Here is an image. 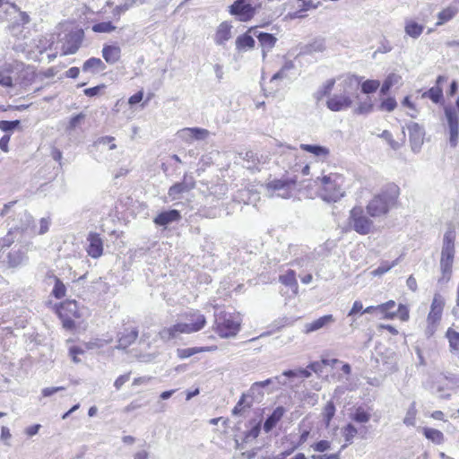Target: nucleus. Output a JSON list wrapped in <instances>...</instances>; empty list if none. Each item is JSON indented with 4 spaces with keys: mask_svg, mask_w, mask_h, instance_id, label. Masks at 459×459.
<instances>
[{
    "mask_svg": "<svg viewBox=\"0 0 459 459\" xmlns=\"http://www.w3.org/2000/svg\"><path fill=\"white\" fill-rule=\"evenodd\" d=\"M53 279L55 281V285L52 290V295L56 299H60L65 296L66 288L65 284L62 282V281L58 279L56 276L53 275Z\"/></svg>",
    "mask_w": 459,
    "mask_h": 459,
    "instance_id": "40",
    "label": "nucleus"
},
{
    "mask_svg": "<svg viewBox=\"0 0 459 459\" xmlns=\"http://www.w3.org/2000/svg\"><path fill=\"white\" fill-rule=\"evenodd\" d=\"M295 68L294 62L291 60H285L281 69L274 74L270 79V84H275L279 80H284L289 78V74Z\"/></svg>",
    "mask_w": 459,
    "mask_h": 459,
    "instance_id": "24",
    "label": "nucleus"
},
{
    "mask_svg": "<svg viewBox=\"0 0 459 459\" xmlns=\"http://www.w3.org/2000/svg\"><path fill=\"white\" fill-rule=\"evenodd\" d=\"M445 115L448 124L449 143L452 147H455L458 143L459 122L456 111L452 107L445 108Z\"/></svg>",
    "mask_w": 459,
    "mask_h": 459,
    "instance_id": "11",
    "label": "nucleus"
},
{
    "mask_svg": "<svg viewBox=\"0 0 459 459\" xmlns=\"http://www.w3.org/2000/svg\"><path fill=\"white\" fill-rule=\"evenodd\" d=\"M131 373H126L119 376L114 382V386L117 390H120L121 387L130 379Z\"/></svg>",
    "mask_w": 459,
    "mask_h": 459,
    "instance_id": "64",
    "label": "nucleus"
},
{
    "mask_svg": "<svg viewBox=\"0 0 459 459\" xmlns=\"http://www.w3.org/2000/svg\"><path fill=\"white\" fill-rule=\"evenodd\" d=\"M10 66L0 70V85L4 87H13V77L11 76Z\"/></svg>",
    "mask_w": 459,
    "mask_h": 459,
    "instance_id": "51",
    "label": "nucleus"
},
{
    "mask_svg": "<svg viewBox=\"0 0 459 459\" xmlns=\"http://www.w3.org/2000/svg\"><path fill=\"white\" fill-rule=\"evenodd\" d=\"M456 234L454 228H448L445 232L443 238V245L440 258V270L443 274V279L449 280L452 272L455 249V241Z\"/></svg>",
    "mask_w": 459,
    "mask_h": 459,
    "instance_id": "4",
    "label": "nucleus"
},
{
    "mask_svg": "<svg viewBox=\"0 0 459 459\" xmlns=\"http://www.w3.org/2000/svg\"><path fill=\"white\" fill-rule=\"evenodd\" d=\"M396 264H397V260H395V261H394L392 263L384 262L377 269H375L371 273L374 276L383 275L384 273H385L388 271H390Z\"/></svg>",
    "mask_w": 459,
    "mask_h": 459,
    "instance_id": "52",
    "label": "nucleus"
},
{
    "mask_svg": "<svg viewBox=\"0 0 459 459\" xmlns=\"http://www.w3.org/2000/svg\"><path fill=\"white\" fill-rule=\"evenodd\" d=\"M350 84L351 80H345L339 85V91L328 98L326 101L327 108L333 112H339L346 110L352 106L353 100L349 91Z\"/></svg>",
    "mask_w": 459,
    "mask_h": 459,
    "instance_id": "6",
    "label": "nucleus"
},
{
    "mask_svg": "<svg viewBox=\"0 0 459 459\" xmlns=\"http://www.w3.org/2000/svg\"><path fill=\"white\" fill-rule=\"evenodd\" d=\"M409 139L412 152H418L424 142L425 131L418 123L411 122L407 125Z\"/></svg>",
    "mask_w": 459,
    "mask_h": 459,
    "instance_id": "13",
    "label": "nucleus"
},
{
    "mask_svg": "<svg viewBox=\"0 0 459 459\" xmlns=\"http://www.w3.org/2000/svg\"><path fill=\"white\" fill-rule=\"evenodd\" d=\"M273 385H274V380H273V377L268 378L264 381L255 382L249 389V394L251 396H255L256 390H259V389H262L264 387H269V386L272 388Z\"/></svg>",
    "mask_w": 459,
    "mask_h": 459,
    "instance_id": "48",
    "label": "nucleus"
},
{
    "mask_svg": "<svg viewBox=\"0 0 459 459\" xmlns=\"http://www.w3.org/2000/svg\"><path fill=\"white\" fill-rule=\"evenodd\" d=\"M307 48L309 53L323 52L325 50V44L323 40H316L307 46Z\"/></svg>",
    "mask_w": 459,
    "mask_h": 459,
    "instance_id": "61",
    "label": "nucleus"
},
{
    "mask_svg": "<svg viewBox=\"0 0 459 459\" xmlns=\"http://www.w3.org/2000/svg\"><path fill=\"white\" fill-rule=\"evenodd\" d=\"M446 337L449 342L450 351L452 353L459 352V333L455 332L452 328L446 331Z\"/></svg>",
    "mask_w": 459,
    "mask_h": 459,
    "instance_id": "34",
    "label": "nucleus"
},
{
    "mask_svg": "<svg viewBox=\"0 0 459 459\" xmlns=\"http://www.w3.org/2000/svg\"><path fill=\"white\" fill-rule=\"evenodd\" d=\"M30 22V16L25 12L19 11L18 19L9 26L12 33L17 35L16 30L21 26Z\"/></svg>",
    "mask_w": 459,
    "mask_h": 459,
    "instance_id": "42",
    "label": "nucleus"
},
{
    "mask_svg": "<svg viewBox=\"0 0 459 459\" xmlns=\"http://www.w3.org/2000/svg\"><path fill=\"white\" fill-rule=\"evenodd\" d=\"M417 409L415 403H412L407 410L406 415L403 419V423L406 426H414L416 423Z\"/></svg>",
    "mask_w": 459,
    "mask_h": 459,
    "instance_id": "47",
    "label": "nucleus"
},
{
    "mask_svg": "<svg viewBox=\"0 0 459 459\" xmlns=\"http://www.w3.org/2000/svg\"><path fill=\"white\" fill-rule=\"evenodd\" d=\"M116 27L111 22H101L92 26V30L98 33H108L115 30Z\"/></svg>",
    "mask_w": 459,
    "mask_h": 459,
    "instance_id": "49",
    "label": "nucleus"
},
{
    "mask_svg": "<svg viewBox=\"0 0 459 459\" xmlns=\"http://www.w3.org/2000/svg\"><path fill=\"white\" fill-rule=\"evenodd\" d=\"M178 136L186 143H192L194 142L191 127H186L179 130L178 132Z\"/></svg>",
    "mask_w": 459,
    "mask_h": 459,
    "instance_id": "56",
    "label": "nucleus"
},
{
    "mask_svg": "<svg viewBox=\"0 0 459 459\" xmlns=\"http://www.w3.org/2000/svg\"><path fill=\"white\" fill-rule=\"evenodd\" d=\"M422 97L429 98L433 102L438 103L443 98V91L439 86H435L425 91Z\"/></svg>",
    "mask_w": 459,
    "mask_h": 459,
    "instance_id": "39",
    "label": "nucleus"
},
{
    "mask_svg": "<svg viewBox=\"0 0 459 459\" xmlns=\"http://www.w3.org/2000/svg\"><path fill=\"white\" fill-rule=\"evenodd\" d=\"M114 141L115 138L113 136H101L94 142L93 145L97 148L108 146V149L111 151L117 148V145L114 143Z\"/></svg>",
    "mask_w": 459,
    "mask_h": 459,
    "instance_id": "43",
    "label": "nucleus"
},
{
    "mask_svg": "<svg viewBox=\"0 0 459 459\" xmlns=\"http://www.w3.org/2000/svg\"><path fill=\"white\" fill-rule=\"evenodd\" d=\"M444 306V298L439 293H436L431 303L430 311L427 317V326L425 329V334L427 337L434 335L441 320Z\"/></svg>",
    "mask_w": 459,
    "mask_h": 459,
    "instance_id": "7",
    "label": "nucleus"
},
{
    "mask_svg": "<svg viewBox=\"0 0 459 459\" xmlns=\"http://www.w3.org/2000/svg\"><path fill=\"white\" fill-rule=\"evenodd\" d=\"M359 433V430L357 428L351 424L349 423L342 429V434L344 437V440L347 444H351L353 442V439L355 436Z\"/></svg>",
    "mask_w": 459,
    "mask_h": 459,
    "instance_id": "38",
    "label": "nucleus"
},
{
    "mask_svg": "<svg viewBox=\"0 0 459 459\" xmlns=\"http://www.w3.org/2000/svg\"><path fill=\"white\" fill-rule=\"evenodd\" d=\"M239 326L238 316L226 312L215 313V331L221 338L235 336Z\"/></svg>",
    "mask_w": 459,
    "mask_h": 459,
    "instance_id": "5",
    "label": "nucleus"
},
{
    "mask_svg": "<svg viewBox=\"0 0 459 459\" xmlns=\"http://www.w3.org/2000/svg\"><path fill=\"white\" fill-rule=\"evenodd\" d=\"M296 186V180L292 178L273 179L267 182L265 187L270 197L288 199L292 196Z\"/></svg>",
    "mask_w": 459,
    "mask_h": 459,
    "instance_id": "8",
    "label": "nucleus"
},
{
    "mask_svg": "<svg viewBox=\"0 0 459 459\" xmlns=\"http://www.w3.org/2000/svg\"><path fill=\"white\" fill-rule=\"evenodd\" d=\"M334 85V80H328L316 93V100H321L325 96L329 95Z\"/></svg>",
    "mask_w": 459,
    "mask_h": 459,
    "instance_id": "46",
    "label": "nucleus"
},
{
    "mask_svg": "<svg viewBox=\"0 0 459 459\" xmlns=\"http://www.w3.org/2000/svg\"><path fill=\"white\" fill-rule=\"evenodd\" d=\"M216 350V346L185 348L178 350V354L179 358L186 359L199 352L213 351Z\"/></svg>",
    "mask_w": 459,
    "mask_h": 459,
    "instance_id": "28",
    "label": "nucleus"
},
{
    "mask_svg": "<svg viewBox=\"0 0 459 459\" xmlns=\"http://www.w3.org/2000/svg\"><path fill=\"white\" fill-rule=\"evenodd\" d=\"M402 105L403 107L408 108L411 111L407 113L408 116H410L412 118H415L417 117L418 111L416 109L415 104L411 100L410 97L407 96L403 99L402 101Z\"/></svg>",
    "mask_w": 459,
    "mask_h": 459,
    "instance_id": "60",
    "label": "nucleus"
},
{
    "mask_svg": "<svg viewBox=\"0 0 459 459\" xmlns=\"http://www.w3.org/2000/svg\"><path fill=\"white\" fill-rule=\"evenodd\" d=\"M335 414V406L332 401L328 402L322 412L323 420L326 427L329 426L331 420Z\"/></svg>",
    "mask_w": 459,
    "mask_h": 459,
    "instance_id": "41",
    "label": "nucleus"
},
{
    "mask_svg": "<svg viewBox=\"0 0 459 459\" xmlns=\"http://www.w3.org/2000/svg\"><path fill=\"white\" fill-rule=\"evenodd\" d=\"M397 107V102L394 98L389 97L384 100L379 105V109L381 111L392 112Z\"/></svg>",
    "mask_w": 459,
    "mask_h": 459,
    "instance_id": "53",
    "label": "nucleus"
},
{
    "mask_svg": "<svg viewBox=\"0 0 459 459\" xmlns=\"http://www.w3.org/2000/svg\"><path fill=\"white\" fill-rule=\"evenodd\" d=\"M77 303L74 300L66 301L61 305L59 309V315L61 317L65 316V313L67 311L74 316L79 317Z\"/></svg>",
    "mask_w": 459,
    "mask_h": 459,
    "instance_id": "37",
    "label": "nucleus"
},
{
    "mask_svg": "<svg viewBox=\"0 0 459 459\" xmlns=\"http://www.w3.org/2000/svg\"><path fill=\"white\" fill-rule=\"evenodd\" d=\"M423 30H424L423 25L419 24L418 22H416L412 20L405 21L404 30L408 36H410L413 39H418L423 32Z\"/></svg>",
    "mask_w": 459,
    "mask_h": 459,
    "instance_id": "29",
    "label": "nucleus"
},
{
    "mask_svg": "<svg viewBox=\"0 0 459 459\" xmlns=\"http://www.w3.org/2000/svg\"><path fill=\"white\" fill-rule=\"evenodd\" d=\"M312 449L316 452L323 453L330 449L331 443L327 440H320L311 446Z\"/></svg>",
    "mask_w": 459,
    "mask_h": 459,
    "instance_id": "62",
    "label": "nucleus"
},
{
    "mask_svg": "<svg viewBox=\"0 0 459 459\" xmlns=\"http://www.w3.org/2000/svg\"><path fill=\"white\" fill-rule=\"evenodd\" d=\"M185 323H178L170 327L163 328L160 336L164 341H169L178 337L180 333H192L203 329L206 324L205 316L197 310H192L186 314Z\"/></svg>",
    "mask_w": 459,
    "mask_h": 459,
    "instance_id": "2",
    "label": "nucleus"
},
{
    "mask_svg": "<svg viewBox=\"0 0 459 459\" xmlns=\"http://www.w3.org/2000/svg\"><path fill=\"white\" fill-rule=\"evenodd\" d=\"M232 25L229 22H222L216 29L215 34L213 36L214 43L218 46H222L226 44L232 37Z\"/></svg>",
    "mask_w": 459,
    "mask_h": 459,
    "instance_id": "16",
    "label": "nucleus"
},
{
    "mask_svg": "<svg viewBox=\"0 0 459 459\" xmlns=\"http://www.w3.org/2000/svg\"><path fill=\"white\" fill-rule=\"evenodd\" d=\"M28 261L27 249L21 247L17 250H13L8 255V264L12 268H17L25 264Z\"/></svg>",
    "mask_w": 459,
    "mask_h": 459,
    "instance_id": "18",
    "label": "nucleus"
},
{
    "mask_svg": "<svg viewBox=\"0 0 459 459\" xmlns=\"http://www.w3.org/2000/svg\"><path fill=\"white\" fill-rule=\"evenodd\" d=\"M319 197L326 203H336L344 196V177L338 173H330L320 179Z\"/></svg>",
    "mask_w": 459,
    "mask_h": 459,
    "instance_id": "3",
    "label": "nucleus"
},
{
    "mask_svg": "<svg viewBox=\"0 0 459 459\" xmlns=\"http://www.w3.org/2000/svg\"><path fill=\"white\" fill-rule=\"evenodd\" d=\"M349 225L357 233L367 235L373 228V221L364 214L362 207H353L350 212Z\"/></svg>",
    "mask_w": 459,
    "mask_h": 459,
    "instance_id": "9",
    "label": "nucleus"
},
{
    "mask_svg": "<svg viewBox=\"0 0 459 459\" xmlns=\"http://www.w3.org/2000/svg\"><path fill=\"white\" fill-rule=\"evenodd\" d=\"M457 13L458 9L455 6H448L443 9L437 14L438 21L437 22V25L439 26L449 22L456 15Z\"/></svg>",
    "mask_w": 459,
    "mask_h": 459,
    "instance_id": "31",
    "label": "nucleus"
},
{
    "mask_svg": "<svg viewBox=\"0 0 459 459\" xmlns=\"http://www.w3.org/2000/svg\"><path fill=\"white\" fill-rule=\"evenodd\" d=\"M189 192L188 189L181 183H177L171 186L168 191V197L170 201L179 200L182 194Z\"/></svg>",
    "mask_w": 459,
    "mask_h": 459,
    "instance_id": "33",
    "label": "nucleus"
},
{
    "mask_svg": "<svg viewBox=\"0 0 459 459\" xmlns=\"http://www.w3.org/2000/svg\"><path fill=\"white\" fill-rule=\"evenodd\" d=\"M181 214L178 210H169L159 213L154 219L153 222L157 226L167 227L168 225L180 221Z\"/></svg>",
    "mask_w": 459,
    "mask_h": 459,
    "instance_id": "17",
    "label": "nucleus"
},
{
    "mask_svg": "<svg viewBox=\"0 0 459 459\" xmlns=\"http://www.w3.org/2000/svg\"><path fill=\"white\" fill-rule=\"evenodd\" d=\"M285 413V409L282 406L276 407L272 414L266 419L264 423V430L269 433L276 424L281 420Z\"/></svg>",
    "mask_w": 459,
    "mask_h": 459,
    "instance_id": "23",
    "label": "nucleus"
},
{
    "mask_svg": "<svg viewBox=\"0 0 459 459\" xmlns=\"http://www.w3.org/2000/svg\"><path fill=\"white\" fill-rule=\"evenodd\" d=\"M231 14L238 16L242 22L250 20L255 14V8L250 4H246L244 0H237L230 6Z\"/></svg>",
    "mask_w": 459,
    "mask_h": 459,
    "instance_id": "15",
    "label": "nucleus"
},
{
    "mask_svg": "<svg viewBox=\"0 0 459 459\" xmlns=\"http://www.w3.org/2000/svg\"><path fill=\"white\" fill-rule=\"evenodd\" d=\"M378 136L385 140L389 146L394 151L400 149L402 146L400 143L394 140L392 134L387 130L383 131Z\"/></svg>",
    "mask_w": 459,
    "mask_h": 459,
    "instance_id": "54",
    "label": "nucleus"
},
{
    "mask_svg": "<svg viewBox=\"0 0 459 459\" xmlns=\"http://www.w3.org/2000/svg\"><path fill=\"white\" fill-rule=\"evenodd\" d=\"M300 149L313 154L319 159H325L329 155V150L326 147L314 144H300Z\"/></svg>",
    "mask_w": 459,
    "mask_h": 459,
    "instance_id": "26",
    "label": "nucleus"
},
{
    "mask_svg": "<svg viewBox=\"0 0 459 459\" xmlns=\"http://www.w3.org/2000/svg\"><path fill=\"white\" fill-rule=\"evenodd\" d=\"M86 252L91 258L97 259L103 255V239L97 232H89L86 238Z\"/></svg>",
    "mask_w": 459,
    "mask_h": 459,
    "instance_id": "12",
    "label": "nucleus"
},
{
    "mask_svg": "<svg viewBox=\"0 0 459 459\" xmlns=\"http://www.w3.org/2000/svg\"><path fill=\"white\" fill-rule=\"evenodd\" d=\"M191 128H192V134H193L194 141L204 140L210 134V132L208 130H206V129L199 128V127H191Z\"/></svg>",
    "mask_w": 459,
    "mask_h": 459,
    "instance_id": "57",
    "label": "nucleus"
},
{
    "mask_svg": "<svg viewBox=\"0 0 459 459\" xmlns=\"http://www.w3.org/2000/svg\"><path fill=\"white\" fill-rule=\"evenodd\" d=\"M374 105L369 98L359 103L354 109V113L358 115H367L373 111Z\"/></svg>",
    "mask_w": 459,
    "mask_h": 459,
    "instance_id": "44",
    "label": "nucleus"
},
{
    "mask_svg": "<svg viewBox=\"0 0 459 459\" xmlns=\"http://www.w3.org/2000/svg\"><path fill=\"white\" fill-rule=\"evenodd\" d=\"M20 125L19 120H13V121H6L2 120L0 121V130L4 132H12L14 129H16Z\"/></svg>",
    "mask_w": 459,
    "mask_h": 459,
    "instance_id": "58",
    "label": "nucleus"
},
{
    "mask_svg": "<svg viewBox=\"0 0 459 459\" xmlns=\"http://www.w3.org/2000/svg\"><path fill=\"white\" fill-rule=\"evenodd\" d=\"M286 378H289V377L284 376V372L281 376H276V377H273V380H274V385L272 387V389H270V392L276 391L281 386L287 385Z\"/></svg>",
    "mask_w": 459,
    "mask_h": 459,
    "instance_id": "63",
    "label": "nucleus"
},
{
    "mask_svg": "<svg viewBox=\"0 0 459 459\" xmlns=\"http://www.w3.org/2000/svg\"><path fill=\"white\" fill-rule=\"evenodd\" d=\"M401 81L402 77L400 74L395 73L389 74L381 86L380 92L385 95L393 86L400 83Z\"/></svg>",
    "mask_w": 459,
    "mask_h": 459,
    "instance_id": "30",
    "label": "nucleus"
},
{
    "mask_svg": "<svg viewBox=\"0 0 459 459\" xmlns=\"http://www.w3.org/2000/svg\"><path fill=\"white\" fill-rule=\"evenodd\" d=\"M106 65L100 58L91 57L86 60L82 65L83 72L99 73L105 70Z\"/></svg>",
    "mask_w": 459,
    "mask_h": 459,
    "instance_id": "27",
    "label": "nucleus"
},
{
    "mask_svg": "<svg viewBox=\"0 0 459 459\" xmlns=\"http://www.w3.org/2000/svg\"><path fill=\"white\" fill-rule=\"evenodd\" d=\"M279 281L283 285L290 287L294 294L298 293L299 285L295 271L289 269L285 273L279 276Z\"/></svg>",
    "mask_w": 459,
    "mask_h": 459,
    "instance_id": "25",
    "label": "nucleus"
},
{
    "mask_svg": "<svg viewBox=\"0 0 459 459\" xmlns=\"http://www.w3.org/2000/svg\"><path fill=\"white\" fill-rule=\"evenodd\" d=\"M400 188L394 183L384 186L368 203L366 210L370 217L377 218L386 215L397 203Z\"/></svg>",
    "mask_w": 459,
    "mask_h": 459,
    "instance_id": "1",
    "label": "nucleus"
},
{
    "mask_svg": "<svg viewBox=\"0 0 459 459\" xmlns=\"http://www.w3.org/2000/svg\"><path fill=\"white\" fill-rule=\"evenodd\" d=\"M138 336V332L136 329H125L124 332L120 333L118 334V340H117V349H126L128 346H130Z\"/></svg>",
    "mask_w": 459,
    "mask_h": 459,
    "instance_id": "19",
    "label": "nucleus"
},
{
    "mask_svg": "<svg viewBox=\"0 0 459 459\" xmlns=\"http://www.w3.org/2000/svg\"><path fill=\"white\" fill-rule=\"evenodd\" d=\"M291 264L299 268H305L306 270H311L314 264V258L311 255H305L296 258Z\"/></svg>",
    "mask_w": 459,
    "mask_h": 459,
    "instance_id": "36",
    "label": "nucleus"
},
{
    "mask_svg": "<svg viewBox=\"0 0 459 459\" xmlns=\"http://www.w3.org/2000/svg\"><path fill=\"white\" fill-rule=\"evenodd\" d=\"M83 35V30L81 29L72 30L66 34L62 45V55L74 54L81 47Z\"/></svg>",
    "mask_w": 459,
    "mask_h": 459,
    "instance_id": "10",
    "label": "nucleus"
},
{
    "mask_svg": "<svg viewBox=\"0 0 459 459\" xmlns=\"http://www.w3.org/2000/svg\"><path fill=\"white\" fill-rule=\"evenodd\" d=\"M253 32H249V30L238 36L236 39V48L238 51H247L254 48L255 41L254 39Z\"/></svg>",
    "mask_w": 459,
    "mask_h": 459,
    "instance_id": "22",
    "label": "nucleus"
},
{
    "mask_svg": "<svg viewBox=\"0 0 459 459\" xmlns=\"http://www.w3.org/2000/svg\"><path fill=\"white\" fill-rule=\"evenodd\" d=\"M334 85V80H328L316 93V100H321L325 96L329 95Z\"/></svg>",
    "mask_w": 459,
    "mask_h": 459,
    "instance_id": "45",
    "label": "nucleus"
},
{
    "mask_svg": "<svg viewBox=\"0 0 459 459\" xmlns=\"http://www.w3.org/2000/svg\"><path fill=\"white\" fill-rule=\"evenodd\" d=\"M310 372L307 369H299V370H286L284 371V376L288 377H303L307 378L310 377Z\"/></svg>",
    "mask_w": 459,
    "mask_h": 459,
    "instance_id": "59",
    "label": "nucleus"
},
{
    "mask_svg": "<svg viewBox=\"0 0 459 459\" xmlns=\"http://www.w3.org/2000/svg\"><path fill=\"white\" fill-rule=\"evenodd\" d=\"M333 322H334V318H333V315H325V316H323L317 318L316 320H315L313 322L307 323L304 325V328H305L304 332L306 333L316 332V331H317Z\"/></svg>",
    "mask_w": 459,
    "mask_h": 459,
    "instance_id": "20",
    "label": "nucleus"
},
{
    "mask_svg": "<svg viewBox=\"0 0 459 459\" xmlns=\"http://www.w3.org/2000/svg\"><path fill=\"white\" fill-rule=\"evenodd\" d=\"M395 305V302L393 300H389L382 304V308L385 310V319H392L396 315V312L394 310Z\"/></svg>",
    "mask_w": 459,
    "mask_h": 459,
    "instance_id": "55",
    "label": "nucleus"
},
{
    "mask_svg": "<svg viewBox=\"0 0 459 459\" xmlns=\"http://www.w3.org/2000/svg\"><path fill=\"white\" fill-rule=\"evenodd\" d=\"M423 434L428 439H429L430 441L437 445L442 444L445 439L444 434L440 430L436 429L424 428Z\"/></svg>",
    "mask_w": 459,
    "mask_h": 459,
    "instance_id": "35",
    "label": "nucleus"
},
{
    "mask_svg": "<svg viewBox=\"0 0 459 459\" xmlns=\"http://www.w3.org/2000/svg\"><path fill=\"white\" fill-rule=\"evenodd\" d=\"M380 86V82L377 80H366L361 84V91L363 93L369 94L375 92Z\"/></svg>",
    "mask_w": 459,
    "mask_h": 459,
    "instance_id": "50",
    "label": "nucleus"
},
{
    "mask_svg": "<svg viewBox=\"0 0 459 459\" xmlns=\"http://www.w3.org/2000/svg\"><path fill=\"white\" fill-rule=\"evenodd\" d=\"M350 418L357 423H367L370 420L371 415L362 407L356 408L350 413Z\"/></svg>",
    "mask_w": 459,
    "mask_h": 459,
    "instance_id": "32",
    "label": "nucleus"
},
{
    "mask_svg": "<svg viewBox=\"0 0 459 459\" xmlns=\"http://www.w3.org/2000/svg\"><path fill=\"white\" fill-rule=\"evenodd\" d=\"M249 32H253V35L257 38L260 46L262 47L263 59H264L267 52L275 46L277 39L273 34L259 31L255 27L250 28Z\"/></svg>",
    "mask_w": 459,
    "mask_h": 459,
    "instance_id": "14",
    "label": "nucleus"
},
{
    "mask_svg": "<svg viewBox=\"0 0 459 459\" xmlns=\"http://www.w3.org/2000/svg\"><path fill=\"white\" fill-rule=\"evenodd\" d=\"M102 56L108 64H116L121 57V48L117 45H105Z\"/></svg>",
    "mask_w": 459,
    "mask_h": 459,
    "instance_id": "21",
    "label": "nucleus"
}]
</instances>
